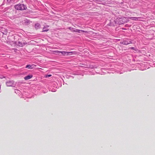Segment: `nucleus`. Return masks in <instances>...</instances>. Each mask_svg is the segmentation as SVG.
<instances>
[{
  "mask_svg": "<svg viewBox=\"0 0 155 155\" xmlns=\"http://www.w3.org/2000/svg\"><path fill=\"white\" fill-rule=\"evenodd\" d=\"M82 32V30H80L77 29V31L76 32H78V33H81Z\"/></svg>",
  "mask_w": 155,
  "mask_h": 155,
  "instance_id": "obj_15",
  "label": "nucleus"
},
{
  "mask_svg": "<svg viewBox=\"0 0 155 155\" xmlns=\"http://www.w3.org/2000/svg\"><path fill=\"white\" fill-rule=\"evenodd\" d=\"M130 43H131V42L130 41H128L127 40H124L120 42V44L124 45H127L130 44Z\"/></svg>",
  "mask_w": 155,
  "mask_h": 155,
  "instance_id": "obj_5",
  "label": "nucleus"
},
{
  "mask_svg": "<svg viewBox=\"0 0 155 155\" xmlns=\"http://www.w3.org/2000/svg\"><path fill=\"white\" fill-rule=\"evenodd\" d=\"M129 21V20H128V18L126 17L117 18L115 21L116 23L119 25L124 24Z\"/></svg>",
  "mask_w": 155,
  "mask_h": 155,
  "instance_id": "obj_1",
  "label": "nucleus"
},
{
  "mask_svg": "<svg viewBox=\"0 0 155 155\" xmlns=\"http://www.w3.org/2000/svg\"><path fill=\"white\" fill-rule=\"evenodd\" d=\"M15 44L17 45L18 46H20V47H23L25 45H26L27 44V43L26 42H23L22 43L21 42L18 41V42H16Z\"/></svg>",
  "mask_w": 155,
  "mask_h": 155,
  "instance_id": "obj_6",
  "label": "nucleus"
},
{
  "mask_svg": "<svg viewBox=\"0 0 155 155\" xmlns=\"http://www.w3.org/2000/svg\"><path fill=\"white\" fill-rule=\"evenodd\" d=\"M6 84L8 87H15L16 85L15 82L13 80H9L6 82Z\"/></svg>",
  "mask_w": 155,
  "mask_h": 155,
  "instance_id": "obj_4",
  "label": "nucleus"
},
{
  "mask_svg": "<svg viewBox=\"0 0 155 155\" xmlns=\"http://www.w3.org/2000/svg\"><path fill=\"white\" fill-rule=\"evenodd\" d=\"M15 8L17 10H26L27 7L23 4H18L15 6Z\"/></svg>",
  "mask_w": 155,
  "mask_h": 155,
  "instance_id": "obj_3",
  "label": "nucleus"
},
{
  "mask_svg": "<svg viewBox=\"0 0 155 155\" xmlns=\"http://www.w3.org/2000/svg\"><path fill=\"white\" fill-rule=\"evenodd\" d=\"M82 32H85V33H88V32L87 31H84V30H82Z\"/></svg>",
  "mask_w": 155,
  "mask_h": 155,
  "instance_id": "obj_16",
  "label": "nucleus"
},
{
  "mask_svg": "<svg viewBox=\"0 0 155 155\" xmlns=\"http://www.w3.org/2000/svg\"><path fill=\"white\" fill-rule=\"evenodd\" d=\"M11 0H7V1L9 2H10L11 1Z\"/></svg>",
  "mask_w": 155,
  "mask_h": 155,
  "instance_id": "obj_19",
  "label": "nucleus"
},
{
  "mask_svg": "<svg viewBox=\"0 0 155 155\" xmlns=\"http://www.w3.org/2000/svg\"><path fill=\"white\" fill-rule=\"evenodd\" d=\"M4 78H5V77H3L2 76H0V78L1 79H2Z\"/></svg>",
  "mask_w": 155,
  "mask_h": 155,
  "instance_id": "obj_18",
  "label": "nucleus"
},
{
  "mask_svg": "<svg viewBox=\"0 0 155 155\" xmlns=\"http://www.w3.org/2000/svg\"><path fill=\"white\" fill-rule=\"evenodd\" d=\"M69 29L71 30L72 31L74 32H76L77 31V29L75 28H69Z\"/></svg>",
  "mask_w": 155,
  "mask_h": 155,
  "instance_id": "obj_12",
  "label": "nucleus"
},
{
  "mask_svg": "<svg viewBox=\"0 0 155 155\" xmlns=\"http://www.w3.org/2000/svg\"><path fill=\"white\" fill-rule=\"evenodd\" d=\"M131 48V49H134V47H132V48Z\"/></svg>",
  "mask_w": 155,
  "mask_h": 155,
  "instance_id": "obj_20",
  "label": "nucleus"
},
{
  "mask_svg": "<svg viewBox=\"0 0 155 155\" xmlns=\"http://www.w3.org/2000/svg\"><path fill=\"white\" fill-rule=\"evenodd\" d=\"M56 52L58 53L59 55H63L65 56L66 55H71L73 54H75V52H66L65 51H55Z\"/></svg>",
  "mask_w": 155,
  "mask_h": 155,
  "instance_id": "obj_2",
  "label": "nucleus"
},
{
  "mask_svg": "<svg viewBox=\"0 0 155 155\" xmlns=\"http://www.w3.org/2000/svg\"><path fill=\"white\" fill-rule=\"evenodd\" d=\"M35 28L36 29H38L40 27V25L39 24L37 23L35 24Z\"/></svg>",
  "mask_w": 155,
  "mask_h": 155,
  "instance_id": "obj_11",
  "label": "nucleus"
},
{
  "mask_svg": "<svg viewBox=\"0 0 155 155\" xmlns=\"http://www.w3.org/2000/svg\"><path fill=\"white\" fill-rule=\"evenodd\" d=\"M144 18H142L140 17H134L133 20L135 21H143Z\"/></svg>",
  "mask_w": 155,
  "mask_h": 155,
  "instance_id": "obj_7",
  "label": "nucleus"
},
{
  "mask_svg": "<svg viewBox=\"0 0 155 155\" xmlns=\"http://www.w3.org/2000/svg\"><path fill=\"white\" fill-rule=\"evenodd\" d=\"M49 27V26L48 25H46L45 26H44V27L43 28V32L44 31H47L48 30V29L47 28H48Z\"/></svg>",
  "mask_w": 155,
  "mask_h": 155,
  "instance_id": "obj_10",
  "label": "nucleus"
},
{
  "mask_svg": "<svg viewBox=\"0 0 155 155\" xmlns=\"http://www.w3.org/2000/svg\"><path fill=\"white\" fill-rule=\"evenodd\" d=\"M133 18L134 17H127V18H128V20H129V19L133 20Z\"/></svg>",
  "mask_w": 155,
  "mask_h": 155,
  "instance_id": "obj_14",
  "label": "nucleus"
},
{
  "mask_svg": "<svg viewBox=\"0 0 155 155\" xmlns=\"http://www.w3.org/2000/svg\"><path fill=\"white\" fill-rule=\"evenodd\" d=\"M36 66V65L34 64L31 65L30 64H28L26 66V68L29 69H33Z\"/></svg>",
  "mask_w": 155,
  "mask_h": 155,
  "instance_id": "obj_8",
  "label": "nucleus"
},
{
  "mask_svg": "<svg viewBox=\"0 0 155 155\" xmlns=\"http://www.w3.org/2000/svg\"><path fill=\"white\" fill-rule=\"evenodd\" d=\"M15 92L17 94H19L20 93V91L18 90H16L15 91Z\"/></svg>",
  "mask_w": 155,
  "mask_h": 155,
  "instance_id": "obj_13",
  "label": "nucleus"
},
{
  "mask_svg": "<svg viewBox=\"0 0 155 155\" xmlns=\"http://www.w3.org/2000/svg\"><path fill=\"white\" fill-rule=\"evenodd\" d=\"M51 76V74H48L46 76V77H50Z\"/></svg>",
  "mask_w": 155,
  "mask_h": 155,
  "instance_id": "obj_17",
  "label": "nucleus"
},
{
  "mask_svg": "<svg viewBox=\"0 0 155 155\" xmlns=\"http://www.w3.org/2000/svg\"><path fill=\"white\" fill-rule=\"evenodd\" d=\"M33 77V76L32 75H28L26 77H25L24 78V79L25 80H28V79H30L31 78H32Z\"/></svg>",
  "mask_w": 155,
  "mask_h": 155,
  "instance_id": "obj_9",
  "label": "nucleus"
}]
</instances>
